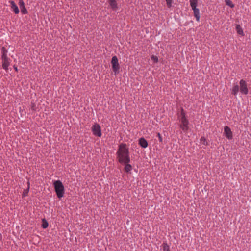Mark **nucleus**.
Returning <instances> with one entry per match:
<instances>
[{
    "instance_id": "28",
    "label": "nucleus",
    "mask_w": 251,
    "mask_h": 251,
    "mask_svg": "<svg viewBox=\"0 0 251 251\" xmlns=\"http://www.w3.org/2000/svg\"><path fill=\"white\" fill-rule=\"evenodd\" d=\"M239 33H241L242 35L244 36V32H239Z\"/></svg>"
},
{
    "instance_id": "21",
    "label": "nucleus",
    "mask_w": 251,
    "mask_h": 251,
    "mask_svg": "<svg viewBox=\"0 0 251 251\" xmlns=\"http://www.w3.org/2000/svg\"><path fill=\"white\" fill-rule=\"evenodd\" d=\"M42 226L44 228H47V220L45 218L42 219Z\"/></svg>"
},
{
    "instance_id": "5",
    "label": "nucleus",
    "mask_w": 251,
    "mask_h": 251,
    "mask_svg": "<svg viewBox=\"0 0 251 251\" xmlns=\"http://www.w3.org/2000/svg\"><path fill=\"white\" fill-rule=\"evenodd\" d=\"M111 65L113 71L115 75L119 73L120 65L118 62V60L116 56L112 57L111 59Z\"/></svg>"
},
{
    "instance_id": "16",
    "label": "nucleus",
    "mask_w": 251,
    "mask_h": 251,
    "mask_svg": "<svg viewBox=\"0 0 251 251\" xmlns=\"http://www.w3.org/2000/svg\"><path fill=\"white\" fill-rule=\"evenodd\" d=\"M122 164L125 165L124 170L126 173H130V172L132 169V166L129 164V163H123Z\"/></svg>"
},
{
    "instance_id": "22",
    "label": "nucleus",
    "mask_w": 251,
    "mask_h": 251,
    "mask_svg": "<svg viewBox=\"0 0 251 251\" xmlns=\"http://www.w3.org/2000/svg\"><path fill=\"white\" fill-rule=\"evenodd\" d=\"M163 246V251H170L169 246L167 245V243H164Z\"/></svg>"
},
{
    "instance_id": "18",
    "label": "nucleus",
    "mask_w": 251,
    "mask_h": 251,
    "mask_svg": "<svg viewBox=\"0 0 251 251\" xmlns=\"http://www.w3.org/2000/svg\"><path fill=\"white\" fill-rule=\"evenodd\" d=\"M200 142L201 143L202 145H203L204 146H207L208 145L207 141L204 137H201V138Z\"/></svg>"
},
{
    "instance_id": "19",
    "label": "nucleus",
    "mask_w": 251,
    "mask_h": 251,
    "mask_svg": "<svg viewBox=\"0 0 251 251\" xmlns=\"http://www.w3.org/2000/svg\"><path fill=\"white\" fill-rule=\"evenodd\" d=\"M225 1L226 5L229 6L230 7L233 8L234 7V5L233 4V3L230 0H225Z\"/></svg>"
},
{
    "instance_id": "24",
    "label": "nucleus",
    "mask_w": 251,
    "mask_h": 251,
    "mask_svg": "<svg viewBox=\"0 0 251 251\" xmlns=\"http://www.w3.org/2000/svg\"><path fill=\"white\" fill-rule=\"evenodd\" d=\"M151 59L152 60H153L155 63H157L158 61V58L156 56H154V55L151 56Z\"/></svg>"
},
{
    "instance_id": "12",
    "label": "nucleus",
    "mask_w": 251,
    "mask_h": 251,
    "mask_svg": "<svg viewBox=\"0 0 251 251\" xmlns=\"http://www.w3.org/2000/svg\"><path fill=\"white\" fill-rule=\"evenodd\" d=\"M139 144L143 148H147L148 145L147 140L144 138H141L139 139Z\"/></svg>"
},
{
    "instance_id": "23",
    "label": "nucleus",
    "mask_w": 251,
    "mask_h": 251,
    "mask_svg": "<svg viewBox=\"0 0 251 251\" xmlns=\"http://www.w3.org/2000/svg\"><path fill=\"white\" fill-rule=\"evenodd\" d=\"M167 5L168 7L170 8L172 7V4L173 3V0H166Z\"/></svg>"
},
{
    "instance_id": "11",
    "label": "nucleus",
    "mask_w": 251,
    "mask_h": 251,
    "mask_svg": "<svg viewBox=\"0 0 251 251\" xmlns=\"http://www.w3.org/2000/svg\"><path fill=\"white\" fill-rule=\"evenodd\" d=\"M109 6L112 10L116 11L118 8L117 3L115 0H108Z\"/></svg>"
},
{
    "instance_id": "27",
    "label": "nucleus",
    "mask_w": 251,
    "mask_h": 251,
    "mask_svg": "<svg viewBox=\"0 0 251 251\" xmlns=\"http://www.w3.org/2000/svg\"><path fill=\"white\" fill-rule=\"evenodd\" d=\"M13 68H14V70H15V71H16V72L18 71V68L17 66H16L15 65H14Z\"/></svg>"
},
{
    "instance_id": "13",
    "label": "nucleus",
    "mask_w": 251,
    "mask_h": 251,
    "mask_svg": "<svg viewBox=\"0 0 251 251\" xmlns=\"http://www.w3.org/2000/svg\"><path fill=\"white\" fill-rule=\"evenodd\" d=\"M9 3L11 4V8L12 9L13 11L15 14H18L19 13V10L18 7V6L16 5L14 1H10Z\"/></svg>"
},
{
    "instance_id": "4",
    "label": "nucleus",
    "mask_w": 251,
    "mask_h": 251,
    "mask_svg": "<svg viewBox=\"0 0 251 251\" xmlns=\"http://www.w3.org/2000/svg\"><path fill=\"white\" fill-rule=\"evenodd\" d=\"M190 5L194 12V15L197 21H199L200 19V10L197 8L198 0H190Z\"/></svg>"
},
{
    "instance_id": "15",
    "label": "nucleus",
    "mask_w": 251,
    "mask_h": 251,
    "mask_svg": "<svg viewBox=\"0 0 251 251\" xmlns=\"http://www.w3.org/2000/svg\"><path fill=\"white\" fill-rule=\"evenodd\" d=\"M1 54H2L1 59L8 58L7 56V53H8L7 50L4 47H2L1 48Z\"/></svg>"
},
{
    "instance_id": "25",
    "label": "nucleus",
    "mask_w": 251,
    "mask_h": 251,
    "mask_svg": "<svg viewBox=\"0 0 251 251\" xmlns=\"http://www.w3.org/2000/svg\"><path fill=\"white\" fill-rule=\"evenodd\" d=\"M237 31H243V30L239 25H236Z\"/></svg>"
},
{
    "instance_id": "3",
    "label": "nucleus",
    "mask_w": 251,
    "mask_h": 251,
    "mask_svg": "<svg viewBox=\"0 0 251 251\" xmlns=\"http://www.w3.org/2000/svg\"><path fill=\"white\" fill-rule=\"evenodd\" d=\"M53 184L57 196L60 199L64 196V187L60 180L55 181Z\"/></svg>"
},
{
    "instance_id": "7",
    "label": "nucleus",
    "mask_w": 251,
    "mask_h": 251,
    "mask_svg": "<svg viewBox=\"0 0 251 251\" xmlns=\"http://www.w3.org/2000/svg\"><path fill=\"white\" fill-rule=\"evenodd\" d=\"M91 129L93 134L95 136H98L99 137H100L101 136L102 133L101 127L98 124L95 123L94 125H93Z\"/></svg>"
},
{
    "instance_id": "8",
    "label": "nucleus",
    "mask_w": 251,
    "mask_h": 251,
    "mask_svg": "<svg viewBox=\"0 0 251 251\" xmlns=\"http://www.w3.org/2000/svg\"><path fill=\"white\" fill-rule=\"evenodd\" d=\"M224 134L228 139L230 140L232 139V132L228 126H226L224 127Z\"/></svg>"
},
{
    "instance_id": "20",
    "label": "nucleus",
    "mask_w": 251,
    "mask_h": 251,
    "mask_svg": "<svg viewBox=\"0 0 251 251\" xmlns=\"http://www.w3.org/2000/svg\"><path fill=\"white\" fill-rule=\"evenodd\" d=\"M30 109L32 111H35L36 109V104L33 102V101H31V104H30Z\"/></svg>"
},
{
    "instance_id": "10",
    "label": "nucleus",
    "mask_w": 251,
    "mask_h": 251,
    "mask_svg": "<svg viewBox=\"0 0 251 251\" xmlns=\"http://www.w3.org/2000/svg\"><path fill=\"white\" fill-rule=\"evenodd\" d=\"M19 5L21 9V13L23 14H25L27 13V10L25 6V3L23 0H19Z\"/></svg>"
},
{
    "instance_id": "26",
    "label": "nucleus",
    "mask_w": 251,
    "mask_h": 251,
    "mask_svg": "<svg viewBox=\"0 0 251 251\" xmlns=\"http://www.w3.org/2000/svg\"><path fill=\"white\" fill-rule=\"evenodd\" d=\"M157 136L158 137V139H159V142H162V141H163V139H162V136H161V134H160L159 133H157Z\"/></svg>"
},
{
    "instance_id": "9",
    "label": "nucleus",
    "mask_w": 251,
    "mask_h": 251,
    "mask_svg": "<svg viewBox=\"0 0 251 251\" xmlns=\"http://www.w3.org/2000/svg\"><path fill=\"white\" fill-rule=\"evenodd\" d=\"M2 62V68L5 71H7L8 70V66L10 65V59L9 58L1 59Z\"/></svg>"
},
{
    "instance_id": "14",
    "label": "nucleus",
    "mask_w": 251,
    "mask_h": 251,
    "mask_svg": "<svg viewBox=\"0 0 251 251\" xmlns=\"http://www.w3.org/2000/svg\"><path fill=\"white\" fill-rule=\"evenodd\" d=\"M240 91V86L239 85L236 84L233 86L232 88V94L236 96L238 93Z\"/></svg>"
},
{
    "instance_id": "6",
    "label": "nucleus",
    "mask_w": 251,
    "mask_h": 251,
    "mask_svg": "<svg viewBox=\"0 0 251 251\" xmlns=\"http://www.w3.org/2000/svg\"><path fill=\"white\" fill-rule=\"evenodd\" d=\"M240 92L243 95H246L248 94L247 84L245 80L241 79L239 82Z\"/></svg>"
},
{
    "instance_id": "2",
    "label": "nucleus",
    "mask_w": 251,
    "mask_h": 251,
    "mask_svg": "<svg viewBox=\"0 0 251 251\" xmlns=\"http://www.w3.org/2000/svg\"><path fill=\"white\" fill-rule=\"evenodd\" d=\"M177 119L179 126L183 132L187 133L189 129V121L183 108H181L180 111L177 114Z\"/></svg>"
},
{
    "instance_id": "1",
    "label": "nucleus",
    "mask_w": 251,
    "mask_h": 251,
    "mask_svg": "<svg viewBox=\"0 0 251 251\" xmlns=\"http://www.w3.org/2000/svg\"><path fill=\"white\" fill-rule=\"evenodd\" d=\"M117 158L121 164L130 163V158L128 149L126 148V144H121L116 152Z\"/></svg>"
},
{
    "instance_id": "17",
    "label": "nucleus",
    "mask_w": 251,
    "mask_h": 251,
    "mask_svg": "<svg viewBox=\"0 0 251 251\" xmlns=\"http://www.w3.org/2000/svg\"><path fill=\"white\" fill-rule=\"evenodd\" d=\"M27 188L26 189H25L23 191V194H22V197H25L26 196H27L28 195V193L29 192V185H30V183L29 181H28L27 182Z\"/></svg>"
}]
</instances>
